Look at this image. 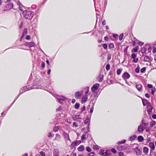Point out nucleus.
Returning a JSON list of instances; mask_svg holds the SVG:
<instances>
[{
    "label": "nucleus",
    "mask_w": 156,
    "mask_h": 156,
    "mask_svg": "<svg viewBox=\"0 0 156 156\" xmlns=\"http://www.w3.org/2000/svg\"><path fill=\"white\" fill-rule=\"evenodd\" d=\"M24 17L27 19L31 20L34 16V12L30 11H25L23 13Z\"/></svg>",
    "instance_id": "f257e3e1"
},
{
    "label": "nucleus",
    "mask_w": 156,
    "mask_h": 156,
    "mask_svg": "<svg viewBox=\"0 0 156 156\" xmlns=\"http://www.w3.org/2000/svg\"><path fill=\"white\" fill-rule=\"evenodd\" d=\"M13 7V5L11 3L7 4L5 6L3 7L2 10L3 11H8L10 10Z\"/></svg>",
    "instance_id": "f03ea898"
},
{
    "label": "nucleus",
    "mask_w": 156,
    "mask_h": 156,
    "mask_svg": "<svg viewBox=\"0 0 156 156\" xmlns=\"http://www.w3.org/2000/svg\"><path fill=\"white\" fill-rule=\"evenodd\" d=\"M148 146L150 148V153L149 156H151V152L154 151L155 149V146L154 143L153 142H151L149 143Z\"/></svg>",
    "instance_id": "7ed1b4c3"
},
{
    "label": "nucleus",
    "mask_w": 156,
    "mask_h": 156,
    "mask_svg": "<svg viewBox=\"0 0 156 156\" xmlns=\"http://www.w3.org/2000/svg\"><path fill=\"white\" fill-rule=\"evenodd\" d=\"M130 74L127 72H125L122 74V77L124 80H125L129 79L130 77Z\"/></svg>",
    "instance_id": "20e7f679"
},
{
    "label": "nucleus",
    "mask_w": 156,
    "mask_h": 156,
    "mask_svg": "<svg viewBox=\"0 0 156 156\" xmlns=\"http://www.w3.org/2000/svg\"><path fill=\"white\" fill-rule=\"evenodd\" d=\"M137 55L135 53H133L131 54V58L133 59V62L135 63H137L139 61V59L138 58H136Z\"/></svg>",
    "instance_id": "39448f33"
},
{
    "label": "nucleus",
    "mask_w": 156,
    "mask_h": 156,
    "mask_svg": "<svg viewBox=\"0 0 156 156\" xmlns=\"http://www.w3.org/2000/svg\"><path fill=\"white\" fill-rule=\"evenodd\" d=\"M153 58L147 55L145 56L144 58V62H151Z\"/></svg>",
    "instance_id": "423d86ee"
},
{
    "label": "nucleus",
    "mask_w": 156,
    "mask_h": 156,
    "mask_svg": "<svg viewBox=\"0 0 156 156\" xmlns=\"http://www.w3.org/2000/svg\"><path fill=\"white\" fill-rule=\"evenodd\" d=\"M35 43L34 42H26L24 44L25 46L29 48L34 47L35 46Z\"/></svg>",
    "instance_id": "0eeeda50"
},
{
    "label": "nucleus",
    "mask_w": 156,
    "mask_h": 156,
    "mask_svg": "<svg viewBox=\"0 0 156 156\" xmlns=\"http://www.w3.org/2000/svg\"><path fill=\"white\" fill-rule=\"evenodd\" d=\"M99 86L98 83H95L91 87V90L92 92H94L97 89Z\"/></svg>",
    "instance_id": "6e6552de"
},
{
    "label": "nucleus",
    "mask_w": 156,
    "mask_h": 156,
    "mask_svg": "<svg viewBox=\"0 0 156 156\" xmlns=\"http://www.w3.org/2000/svg\"><path fill=\"white\" fill-rule=\"evenodd\" d=\"M145 129V127L140 124L138 126L137 130L139 132L141 133L144 131Z\"/></svg>",
    "instance_id": "1a4fd4ad"
},
{
    "label": "nucleus",
    "mask_w": 156,
    "mask_h": 156,
    "mask_svg": "<svg viewBox=\"0 0 156 156\" xmlns=\"http://www.w3.org/2000/svg\"><path fill=\"white\" fill-rule=\"evenodd\" d=\"M135 87L139 92H141L142 91L143 86L141 84H136L135 85Z\"/></svg>",
    "instance_id": "9d476101"
},
{
    "label": "nucleus",
    "mask_w": 156,
    "mask_h": 156,
    "mask_svg": "<svg viewBox=\"0 0 156 156\" xmlns=\"http://www.w3.org/2000/svg\"><path fill=\"white\" fill-rule=\"evenodd\" d=\"M83 94V91H81L80 92L79 91H77L75 93V96L76 98H77L81 96Z\"/></svg>",
    "instance_id": "9b49d317"
},
{
    "label": "nucleus",
    "mask_w": 156,
    "mask_h": 156,
    "mask_svg": "<svg viewBox=\"0 0 156 156\" xmlns=\"http://www.w3.org/2000/svg\"><path fill=\"white\" fill-rule=\"evenodd\" d=\"M59 151L57 149L54 150L53 156H59Z\"/></svg>",
    "instance_id": "f8f14e48"
},
{
    "label": "nucleus",
    "mask_w": 156,
    "mask_h": 156,
    "mask_svg": "<svg viewBox=\"0 0 156 156\" xmlns=\"http://www.w3.org/2000/svg\"><path fill=\"white\" fill-rule=\"evenodd\" d=\"M149 148L146 147H144L143 148V152L144 154L145 155H148V154L149 152Z\"/></svg>",
    "instance_id": "ddd939ff"
},
{
    "label": "nucleus",
    "mask_w": 156,
    "mask_h": 156,
    "mask_svg": "<svg viewBox=\"0 0 156 156\" xmlns=\"http://www.w3.org/2000/svg\"><path fill=\"white\" fill-rule=\"evenodd\" d=\"M147 50V48L145 47L142 48L141 50V52L142 53V56H144V53L146 52Z\"/></svg>",
    "instance_id": "4468645a"
},
{
    "label": "nucleus",
    "mask_w": 156,
    "mask_h": 156,
    "mask_svg": "<svg viewBox=\"0 0 156 156\" xmlns=\"http://www.w3.org/2000/svg\"><path fill=\"white\" fill-rule=\"evenodd\" d=\"M78 150L79 151H83L84 150V147L83 145H81L77 148Z\"/></svg>",
    "instance_id": "2eb2a0df"
},
{
    "label": "nucleus",
    "mask_w": 156,
    "mask_h": 156,
    "mask_svg": "<svg viewBox=\"0 0 156 156\" xmlns=\"http://www.w3.org/2000/svg\"><path fill=\"white\" fill-rule=\"evenodd\" d=\"M63 136L65 138L69 141L70 140L68 134L64 132L63 133Z\"/></svg>",
    "instance_id": "dca6fc26"
},
{
    "label": "nucleus",
    "mask_w": 156,
    "mask_h": 156,
    "mask_svg": "<svg viewBox=\"0 0 156 156\" xmlns=\"http://www.w3.org/2000/svg\"><path fill=\"white\" fill-rule=\"evenodd\" d=\"M27 28H25L23 30V34L21 36V37L23 38L24 37L25 35H26L27 33Z\"/></svg>",
    "instance_id": "f3484780"
},
{
    "label": "nucleus",
    "mask_w": 156,
    "mask_h": 156,
    "mask_svg": "<svg viewBox=\"0 0 156 156\" xmlns=\"http://www.w3.org/2000/svg\"><path fill=\"white\" fill-rule=\"evenodd\" d=\"M139 48V47L138 46H136L134 48L132 49L131 52L132 53L134 52H137L138 51Z\"/></svg>",
    "instance_id": "a211bd4d"
},
{
    "label": "nucleus",
    "mask_w": 156,
    "mask_h": 156,
    "mask_svg": "<svg viewBox=\"0 0 156 156\" xmlns=\"http://www.w3.org/2000/svg\"><path fill=\"white\" fill-rule=\"evenodd\" d=\"M136 135H134L132 136H131L129 138V140L131 141H133L135 140L136 138Z\"/></svg>",
    "instance_id": "6ab92c4d"
},
{
    "label": "nucleus",
    "mask_w": 156,
    "mask_h": 156,
    "mask_svg": "<svg viewBox=\"0 0 156 156\" xmlns=\"http://www.w3.org/2000/svg\"><path fill=\"white\" fill-rule=\"evenodd\" d=\"M137 140L139 142H141L144 140V138L142 136H138Z\"/></svg>",
    "instance_id": "aec40b11"
},
{
    "label": "nucleus",
    "mask_w": 156,
    "mask_h": 156,
    "mask_svg": "<svg viewBox=\"0 0 156 156\" xmlns=\"http://www.w3.org/2000/svg\"><path fill=\"white\" fill-rule=\"evenodd\" d=\"M148 108V109L147 110V112L148 114L150 115L152 112V106L151 105L149 106Z\"/></svg>",
    "instance_id": "412c9836"
},
{
    "label": "nucleus",
    "mask_w": 156,
    "mask_h": 156,
    "mask_svg": "<svg viewBox=\"0 0 156 156\" xmlns=\"http://www.w3.org/2000/svg\"><path fill=\"white\" fill-rule=\"evenodd\" d=\"M87 95H86L82 99V103L86 102L88 99Z\"/></svg>",
    "instance_id": "4be33fe9"
},
{
    "label": "nucleus",
    "mask_w": 156,
    "mask_h": 156,
    "mask_svg": "<svg viewBox=\"0 0 156 156\" xmlns=\"http://www.w3.org/2000/svg\"><path fill=\"white\" fill-rule=\"evenodd\" d=\"M77 142L76 141L73 142L71 144V147H73L75 146L78 145Z\"/></svg>",
    "instance_id": "5701e85b"
},
{
    "label": "nucleus",
    "mask_w": 156,
    "mask_h": 156,
    "mask_svg": "<svg viewBox=\"0 0 156 156\" xmlns=\"http://www.w3.org/2000/svg\"><path fill=\"white\" fill-rule=\"evenodd\" d=\"M122 70V69H117L116 71L117 74L118 75H120L121 74Z\"/></svg>",
    "instance_id": "b1692460"
},
{
    "label": "nucleus",
    "mask_w": 156,
    "mask_h": 156,
    "mask_svg": "<svg viewBox=\"0 0 156 156\" xmlns=\"http://www.w3.org/2000/svg\"><path fill=\"white\" fill-rule=\"evenodd\" d=\"M87 133H86L85 132L82 135L81 137V139L82 140H85V136L86 135V134Z\"/></svg>",
    "instance_id": "393cba45"
},
{
    "label": "nucleus",
    "mask_w": 156,
    "mask_h": 156,
    "mask_svg": "<svg viewBox=\"0 0 156 156\" xmlns=\"http://www.w3.org/2000/svg\"><path fill=\"white\" fill-rule=\"evenodd\" d=\"M61 138V136L59 134H56V137L55 138V140H59Z\"/></svg>",
    "instance_id": "a878e982"
},
{
    "label": "nucleus",
    "mask_w": 156,
    "mask_h": 156,
    "mask_svg": "<svg viewBox=\"0 0 156 156\" xmlns=\"http://www.w3.org/2000/svg\"><path fill=\"white\" fill-rule=\"evenodd\" d=\"M134 39H135V40L136 41H138V43L140 45H143V44H144V43L142 42H141V41H138L137 39L135 37H134Z\"/></svg>",
    "instance_id": "bb28decb"
},
{
    "label": "nucleus",
    "mask_w": 156,
    "mask_h": 156,
    "mask_svg": "<svg viewBox=\"0 0 156 156\" xmlns=\"http://www.w3.org/2000/svg\"><path fill=\"white\" fill-rule=\"evenodd\" d=\"M155 124V122L154 121H152L151 122L150 126L151 127H153Z\"/></svg>",
    "instance_id": "cd10ccee"
},
{
    "label": "nucleus",
    "mask_w": 156,
    "mask_h": 156,
    "mask_svg": "<svg viewBox=\"0 0 156 156\" xmlns=\"http://www.w3.org/2000/svg\"><path fill=\"white\" fill-rule=\"evenodd\" d=\"M80 106V104L78 103H76L75 105V108L76 109H78L79 108Z\"/></svg>",
    "instance_id": "c85d7f7f"
},
{
    "label": "nucleus",
    "mask_w": 156,
    "mask_h": 156,
    "mask_svg": "<svg viewBox=\"0 0 156 156\" xmlns=\"http://www.w3.org/2000/svg\"><path fill=\"white\" fill-rule=\"evenodd\" d=\"M126 142V140H122V141H118L117 143V144H124Z\"/></svg>",
    "instance_id": "c756f323"
},
{
    "label": "nucleus",
    "mask_w": 156,
    "mask_h": 156,
    "mask_svg": "<svg viewBox=\"0 0 156 156\" xmlns=\"http://www.w3.org/2000/svg\"><path fill=\"white\" fill-rule=\"evenodd\" d=\"M146 70V68L145 67H144L141 69L140 72L142 73H144Z\"/></svg>",
    "instance_id": "7c9ffc66"
},
{
    "label": "nucleus",
    "mask_w": 156,
    "mask_h": 156,
    "mask_svg": "<svg viewBox=\"0 0 156 156\" xmlns=\"http://www.w3.org/2000/svg\"><path fill=\"white\" fill-rule=\"evenodd\" d=\"M59 129V127L57 126H56L54 127L53 129V130L55 132H57Z\"/></svg>",
    "instance_id": "2f4dec72"
},
{
    "label": "nucleus",
    "mask_w": 156,
    "mask_h": 156,
    "mask_svg": "<svg viewBox=\"0 0 156 156\" xmlns=\"http://www.w3.org/2000/svg\"><path fill=\"white\" fill-rule=\"evenodd\" d=\"M142 125H143V126H144V127H145H145L147 126L148 125V123L147 122H145V123H144V122H142V124H141Z\"/></svg>",
    "instance_id": "473e14b6"
},
{
    "label": "nucleus",
    "mask_w": 156,
    "mask_h": 156,
    "mask_svg": "<svg viewBox=\"0 0 156 156\" xmlns=\"http://www.w3.org/2000/svg\"><path fill=\"white\" fill-rule=\"evenodd\" d=\"M102 46L106 50L107 49L108 45L107 44H104L102 45Z\"/></svg>",
    "instance_id": "72a5a7b5"
},
{
    "label": "nucleus",
    "mask_w": 156,
    "mask_h": 156,
    "mask_svg": "<svg viewBox=\"0 0 156 156\" xmlns=\"http://www.w3.org/2000/svg\"><path fill=\"white\" fill-rule=\"evenodd\" d=\"M123 34H121L119 37V39L120 41H121L123 39Z\"/></svg>",
    "instance_id": "f704fd0d"
},
{
    "label": "nucleus",
    "mask_w": 156,
    "mask_h": 156,
    "mask_svg": "<svg viewBox=\"0 0 156 156\" xmlns=\"http://www.w3.org/2000/svg\"><path fill=\"white\" fill-rule=\"evenodd\" d=\"M108 47L110 49L112 48H114V45L112 43H110L108 45Z\"/></svg>",
    "instance_id": "c9c22d12"
},
{
    "label": "nucleus",
    "mask_w": 156,
    "mask_h": 156,
    "mask_svg": "<svg viewBox=\"0 0 156 156\" xmlns=\"http://www.w3.org/2000/svg\"><path fill=\"white\" fill-rule=\"evenodd\" d=\"M110 65L109 64H107L106 66V69L108 71L110 69Z\"/></svg>",
    "instance_id": "e433bc0d"
},
{
    "label": "nucleus",
    "mask_w": 156,
    "mask_h": 156,
    "mask_svg": "<svg viewBox=\"0 0 156 156\" xmlns=\"http://www.w3.org/2000/svg\"><path fill=\"white\" fill-rule=\"evenodd\" d=\"M86 150L88 152H90L91 151V148L89 147H87L86 148Z\"/></svg>",
    "instance_id": "4c0bfd02"
},
{
    "label": "nucleus",
    "mask_w": 156,
    "mask_h": 156,
    "mask_svg": "<svg viewBox=\"0 0 156 156\" xmlns=\"http://www.w3.org/2000/svg\"><path fill=\"white\" fill-rule=\"evenodd\" d=\"M95 154V153L93 152L88 154V156H94Z\"/></svg>",
    "instance_id": "58836bf2"
},
{
    "label": "nucleus",
    "mask_w": 156,
    "mask_h": 156,
    "mask_svg": "<svg viewBox=\"0 0 156 156\" xmlns=\"http://www.w3.org/2000/svg\"><path fill=\"white\" fill-rule=\"evenodd\" d=\"M156 91V89L155 88H152L151 90V93L152 94H154V92Z\"/></svg>",
    "instance_id": "ea45409f"
},
{
    "label": "nucleus",
    "mask_w": 156,
    "mask_h": 156,
    "mask_svg": "<svg viewBox=\"0 0 156 156\" xmlns=\"http://www.w3.org/2000/svg\"><path fill=\"white\" fill-rule=\"evenodd\" d=\"M87 90H86V91L85 92V94H86V95H87V94L89 92V87H87Z\"/></svg>",
    "instance_id": "a19ab883"
},
{
    "label": "nucleus",
    "mask_w": 156,
    "mask_h": 156,
    "mask_svg": "<svg viewBox=\"0 0 156 156\" xmlns=\"http://www.w3.org/2000/svg\"><path fill=\"white\" fill-rule=\"evenodd\" d=\"M54 134H53V135H52V134L50 133H48V137H51L53 136Z\"/></svg>",
    "instance_id": "79ce46f5"
},
{
    "label": "nucleus",
    "mask_w": 156,
    "mask_h": 156,
    "mask_svg": "<svg viewBox=\"0 0 156 156\" xmlns=\"http://www.w3.org/2000/svg\"><path fill=\"white\" fill-rule=\"evenodd\" d=\"M40 154L42 156H45V153L43 151H41L40 152Z\"/></svg>",
    "instance_id": "37998d69"
},
{
    "label": "nucleus",
    "mask_w": 156,
    "mask_h": 156,
    "mask_svg": "<svg viewBox=\"0 0 156 156\" xmlns=\"http://www.w3.org/2000/svg\"><path fill=\"white\" fill-rule=\"evenodd\" d=\"M45 66V63L44 62H42L41 63V67L42 68H44Z\"/></svg>",
    "instance_id": "c03bdc74"
},
{
    "label": "nucleus",
    "mask_w": 156,
    "mask_h": 156,
    "mask_svg": "<svg viewBox=\"0 0 156 156\" xmlns=\"http://www.w3.org/2000/svg\"><path fill=\"white\" fill-rule=\"evenodd\" d=\"M86 108V106L85 105H83V107L81 108V112H83L84 111Z\"/></svg>",
    "instance_id": "a18cd8bd"
},
{
    "label": "nucleus",
    "mask_w": 156,
    "mask_h": 156,
    "mask_svg": "<svg viewBox=\"0 0 156 156\" xmlns=\"http://www.w3.org/2000/svg\"><path fill=\"white\" fill-rule=\"evenodd\" d=\"M111 151L114 153H116V150L114 148H112L111 149Z\"/></svg>",
    "instance_id": "49530a36"
},
{
    "label": "nucleus",
    "mask_w": 156,
    "mask_h": 156,
    "mask_svg": "<svg viewBox=\"0 0 156 156\" xmlns=\"http://www.w3.org/2000/svg\"><path fill=\"white\" fill-rule=\"evenodd\" d=\"M148 87L149 88H153V86L151 84H148L147 85Z\"/></svg>",
    "instance_id": "de8ad7c7"
},
{
    "label": "nucleus",
    "mask_w": 156,
    "mask_h": 156,
    "mask_svg": "<svg viewBox=\"0 0 156 156\" xmlns=\"http://www.w3.org/2000/svg\"><path fill=\"white\" fill-rule=\"evenodd\" d=\"M77 126V125L76 122H74L73 123V127H76Z\"/></svg>",
    "instance_id": "09e8293b"
},
{
    "label": "nucleus",
    "mask_w": 156,
    "mask_h": 156,
    "mask_svg": "<svg viewBox=\"0 0 156 156\" xmlns=\"http://www.w3.org/2000/svg\"><path fill=\"white\" fill-rule=\"evenodd\" d=\"M96 150L99 149V148L98 146H94L93 147Z\"/></svg>",
    "instance_id": "8fccbe9b"
},
{
    "label": "nucleus",
    "mask_w": 156,
    "mask_h": 156,
    "mask_svg": "<svg viewBox=\"0 0 156 156\" xmlns=\"http://www.w3.org/2000/svg\"><path fill=\"white\" fill-rule=\"evenodd\" d=\"M135 72L136 73H139V67H137L135 70Z\"/></svg>",
    "instance_id": "3c124183"
},
{
    "label": "nucleus",
    "mask_w": 156,
    "mask_h": 156,
    "mask_svg": "<svg viewBox=\"0 0 156 156\" xmlns=\"http://www.w3.org/2000/svg\"><path fill=\"white\" fill-rule=\"evenodd\" d=\"M26 39L27 40H29L30 39V36L29 35H27L26 36Z\"/></svg>",
    "instance_id": "603ef678"
},
{
    "label": "nucleus",
    "mask_w": 156,
    "mask_h": 156,
    "mask_svg": "<svg viewBox=\"0 0 156 156\" xmlns=\"http://www.w3.org/2000/svg\"><path fill=\"white\" fill-rule=\"evenodd\" d=\"M128 46H127L124 50V52L125 53H126L127 52V51L128 50Z\"/></svg>",
    "instance_id": "864d4df0"
},
{
    "label": "nucleus",
    "mask_w": 156,
    "mask_h": 156,
    "mask_svg": "<svg viewBox=\"0 0 156 156\" xmlns=\"http://www.w3.org/2000/svg\"><path fill=\"white\" fill-rule=\"evenodd\" d=\"M132 42H133L132 46H135L136 44L135 41H132Z\"/></svg>",
    "instance_id": "5fc2aeb1"
},
{
    "label": "nucleus",
    "mask_w": 156,
    "mask_h": 156,
    "mask_svg": "<svg viewBox=\"0 0 156 156\" xmlns=\"http://www.w3.org/2000/svg\"><path fill=\"white\" fill-rule=\"evenodd\" d=\"M152 52L154 53L156 52V47H154L153 48Z\"/></svg>",
    "instance_id": "6e6d98bb"
},
{
    "label": "nucleus",
    "mask_w": 156,
    "mask_h": 156,
    "mask_svg": "<svg viewBox=\"0 0 156 156\" xmlns=\"http://www.w3.org/2000/svg\"><path fill=\"white\" fill-rule=\"evenodd\" d=\"M119 154L120 156H124V154L122 152H119Z\"/></svg>",
    "instance_id": "4d7b16f0"
},
{
    "label": "nucleus",
    "mask_w": 156,
    "mask_h": 156,
    "mask_svg": "<svg viewBox=\"0 0 156 156\" xmlns=\"http://www.w3.org/2000/svg\"><path fill=\"white\" fill-rule=\"evenodd\" d=\"M104 40H105V41H108V36H105L104 38Z\"/></svg>",
    "instance_id": "13d9d810"
},
{
    "label": "nucleus",
    "mask_w": 156,
    "mask_h": 156,
    "mask_svg": "<svg viewBox=\"0 0 156 156\" xmlns=\"http://www.w3.org/2000/svg\"><path fill=\"white\" fill-rule=\"evenodd\" d=\"M100 80H99V81L100 82H101V81H102V80H103V76H102L101 77H100Z\"/></svg>",
    "instance_id": "bf43d9fd"
},
{
    "label": "nucleus",
    "mask_w": 156,
    "mask_h": 156,
    "mask_svg": "<svg viewBox=\"0 0 156 156\" xmlns=\"http://www.w3.org/2000/svg\"><path fill=\"white\" fill-rule=\"evenodd\" d=\"M106 23L105 20H103V21H102V24L103 25H106Z\"/></svg>",
    "instance_id": "052dcab7"
},
{
    "label": "nucleus",
    "mask_w": 156,
    "mask_h": 156,
    "mask_svg": "<svg viewBox=\"0 0 156 156\" xmlns=\"http://www.w3.org/2000/svg\"><path fill=\"white\" fill-rule=\"evenodd\" d=\"M121 147L122 150H123L125 149V147L123 146H119L118 147Z\"/></svg>",
    "instance_id": "680f3d73"
},
{
    "label": "nucleus",
    "mask_w": 156,
    "mask_h": 156,
    "mask_svg": "<svg viewBox=\"0 0 156 156\" xmlns=\"http://www.w3.org/2000/svg\"><path fill=\"white\" fill-rule=\"evenodd\" d=\"M152 117L154 119H156V115L155 114H153L152 115Z\"/></svg>",
    "instance_id": "e2e57ef3"
},
{
    "label": "nucleus",
    "mask_w": 156,
    "mask_h": 156,
    "mask_svg": "<svg viewBox=\"0 0 156 156\" xmlns=\"http://www.w3.org/2000/svg\"><path fill=\"white\" fill-rule=\"evenodd\" d=\"M71 155H72V156H76V153H72L71 154Z\"/></svg>",
    "instance_id": "0e129e2a"
},
{
    "label": "nucleus",
    "mask_w": 156,
    "mask_h": 156,
    "mask_svg": "<svg viewBox=\"0 0 156 156\" xmlns=\"http://www.w3.org/2000/svg\"><path fill=\"white\" fill-rule=\"evenodd\" d=\"M145 96L146 98H149L150 97L149 95L147 93L145 94Z\"/></svg>",
    "instance_id": "69168bd1"
},
{
    "label": "nucleus",
    "mask_w": 156,
    "mask_h": 156,
    "mask_svg": "<svg viewBox=\"0 0 156 156\" xmlns=\"http://www.w3.org/2000/svg\"><path fill=\"white\" fill-rule=\"evenodd\" d=\"M19 10H20L21 11H23V8H22V7H21V6H19Z\"/></svg>",
    "instance_id": "338daca9"
},
{
    "label": "nucleus",
    "mask_w": 156,
    "mask_h": 156,
    "mask_svg": "<svg viewBox=\"0 0 156 156\" xmlns=\"http://www.w3.org/2000/svg\"><path fill=\"white\" fill-rule=\"evenodd\" d=\"M150 130V129H149V128H147L146 129V131L147 132H148Z\"/></svg>",
    "instance_id": "774afa93"
}]
</instances>
